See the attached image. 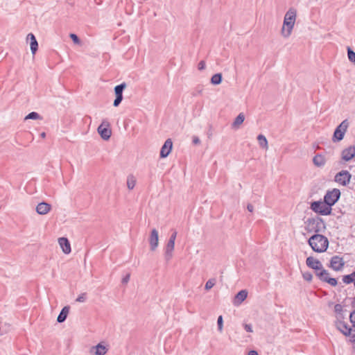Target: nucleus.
I'll use <instances>...</instances> for the list:
<instances>
[{
    "mask_svg": "<svg viewBox=\"0 0 355 355\" xmlns=\"http://www.w3.org/2000/svg\"><path fill=\"white\" fill-rule=\"evenodd\" d=\"M69 37H71V39L72 40V41L73 42L74 44H80V40L76 34L71 33L69 35Z\"/></svg>",
    "mask_w": 355,
    "mask_h": 355,
    "instance_id": "72a5a7b5",
    "label": "nucleus"
},
{
    "mask_svg": "<svg viewBox=\"0 0 355 355\" xmlns=\"http://www.w3.org/2000/svg\"><path fill=\"white\" fill-rule=\"evenodd\" d=\"M27 40H30L31 41V50L32 53L34 55L36 53L38 47V44L36 40V38L33 33H29L27 35Z\"/></svg>",
    "mask_w": 355,
    "mask_h": 355,
    "instance_id": "aec40b11",
    "label": "nucleus"
},
{
    "mask_svg": "<svg viewBox=\"0 0 355 355\" xmlns=\"http://www.w3.org/2000/svg\"><path fill=\"white\" fill-rule=\"evenodd\" d=\"M130 274H127L122 279V283L123 284H127L129 280H130Z\"/></svg>",
    "mask_w": 355,
    "mask_h": 355,
    "instance_id": "79ce46f5",
    "label": "nucleus"
},
{
    "mask_svg": "<svg viewBox=\"0 0 355 355\" xmlns=\"http://www.w3.org/2000/svg\"><path fill=\"white\" fill-rule=\"evenodd\" d=\"M297 18V10L292 7L286 12L283 26L281 29V35L284 38H288L291 36L294 28Z\"/></svg>",
    "mask_w": 355,
    "mask_h": 355,
    "instance_id": "f257e3e1",
    "label": "nucleus"
},
{
    "mask_svg": "<svg viewBox=\"0 0 355 355\" xmlns=\"http://www.w3.org/2000/svg\"><path fill=\"white\" fill-rule=\"evenodd\" d=\"M216 282V279H214V278L209 279L205 284V290H207V291L210 290L215 285Z\"/></svg>",
    "mask_w": 355,
    "mask_h": 355,
    "instance_id": "7c9ffc66",
    "label": "nucleus"
},
{
    "mask_svg": "<svg viewBox=\"0 0 355 355\" xmlns=\"http://www.w3.org/2000/svg\"><path fill=\"white\" fill-rule=\"evenodd\" d=\"M51 209V205L47 202H42L36 207V211L40 215H45Z\"/></svg>",
    "mask_w": 355,
    "mask_h": 355,
    "instance_id": "f3484780",
    "label": "nucleus"
},
{
    "mask_svg": "<svg viewBox=\"0 0 355 355\" xmlns=\"http://www.w3.org/2000/svg\"><path fill=\"white\" fill-rule=\"evenodd\" d=\"M243 327H244L245 330L248 332L253 331L252 327L250 324H243Z\"/></svg>",
    "mask_w": 355,
    "mask_h": 355,
    "instance_id": "4c0bfd02",
    "label": "nucleus"
},
{
    "mask_svg": "<svg viewBox=\"0 0 355 355\" xmlns=\"http://www.w3.org/2000/svg\"><path fill=\"white\" fill-rule=\"evenodd\" d=\"M87 299V294L86 293H82L80 294L76 300L78 302H84L86 301Z\"/></svg>",
    "mask_w": 355,
    "mask_h": 355,
    "instance_id": "f704fd0d",
    "label": "nucleus"
},
{
    "mask_svg": "<svg viewBox=\"0 0 355 355\" xmlns=\"http://www.w3.org/2000/svg\"><path fill=\"white\" fill-rule=\"evenodd\" d=\"M69 309H70V308L68 306H66L62 308V309L61 310L60 314L58 315V316L57 318V321L59 323H62L65 321V320L67 319V315L69 313Z\"/></svg>",
    "mask_w": 355,
    "mask_h": 355,
    "instance_id": "412c9836",
    "label": "nucleus"
},
{
    "mask_svg": "<svg viewBox=\"0 0 355 355\" xmlns=\"http://www.w3.org/2000/svg\"><path fill=\"white\" fill-rule=\"evenodd\" d=\"M173 147V142L171 139H168L164 142L160 150V157H166L171 153Z\"/></svg>",
    "mask_w": 355,
    "mask_h": 355,
    "instance_id": "ddd939ff",
    "label": "nucleus"
},
{
    "mask_svg": "<svg viewBox=\"0 0 355 355\" xmlns=\"http://www.w3.org/2000/svg\"><path fill=\"white\" fill-rule=\"evenodd\" d=\"M150 250L154 251L159 245V234L156 229H153L149 236Z\"/></svg>",
    "mask_w": 355,
    "mask_h": 355,
    "instance_id": "1a4fd4ad",
    "label": "nucleus"
},
{
    "mask_svg": "<svg viewBox=\"0 0 355 355\" xmlns=\"http://www.w3.org/2000/svg\"><path fill=\"white\" fill-rule=\"evenodd\" d=\"M245 116L243 113H240L234 119L232 127L234 128H238L244 121Z\"/></svg>",
    "mask_w": 355,
    "mask_h": 355,
    "instance_id": "5701e85b",
    "label": "nucleus"
},
{
    "mask_svg": "<svg viewBox=\"0 0 355 355\" xmlns=\"http://www.w3.org/2000/svg\"><path fill=\"white\" fill-rule=\"evenodd\" d=\"M198 68L199 70H203L205 68V62L202 60L198 63Z\"/></svg>",
    "mask_w": 355,
    "mask_h": 355,
    "instance_id": "ea45409f",
    "label": "nucleus"
},
{
    "mask_svg": "<svg viewBox=\"0 0 355 355\" xmlns=\"http://www.w3.org/2000/svg\"><path fill=\"white\" fill-rule=\"evenodd\" d=\"M107 352L108 348L101 343L92 347L89 350L90 354L92 355H105Z\"/></svg>",
    "mask_w": 355,
    "mask_h": 355,
    "instance_id": "f8f14e48",
    "label": "nucleus"
},
{
    "mask_svg": "<svg viewBox=\"0 0 355 355\" xmlns=\"http://www.w3.org/2000/svg\"><path fill=\"white\" fill-rule=\"evenodd\" d=\"M308 243L311 249L318 253L325 252L329 246V241L322 234H315L308 240Z\"/></svg>",
    "mask_w": 355,
    "mask_h": 355,
    "instance_id": "f03ea898",
    "label": "nucleus"
},
{
    "mask_svg": "<svg viewBox=\"0 0 355 355\" xmlns=\"http://www.w3.org/2000/svg\"><path fill=\"white\" fill-rule=\"evenodd\" d=\"M334 311L337 314L338 318H343V306L340 304H337L334 306Z\"/></svg>",
    "mask_w": 355,
    "mask_h": 355,
    "instance_id": "c85d7f7f",
    "label": "nucleus"
},
{
    "mask_svg": "<svg viewBox=\"0 0 355 355\" xmlns=\"http://www.w3.org/2000/svg\"><path fill=\"white\" fill-rule=\"evenodd\" d=\"M306 263L309 268L316 270V272H318L323 268L321 262L318 259H315L313 257H307L306 260Z\"/></svg>",
    "mask_w": 355,
    "mask_h": 355,
    "instance_id": "9b49d317",
    "label": "nucleus"
},
{
    "mask_svg": "<svg viewBox=\"0 0 355 355\" xmlns=\"http://www.w3.org/2000/svg\"><path fill=\"white\" fill-rule=\"evenodd\" d=\"M110 123L107 119H103L101 124L98 127L97 131L104 140H108L112 135V130L110 128Z\"/></svg>",
    "mask_w": 355,
    "mask_h": 355,
    "instance_id": "39448f33",
    "label": "nucleus"
},
{
    "mask_svg": "<svg viewBox=\"0 0 355 355\" xmlns=\"http://www.w3.org/2000/svg\"><path fill=\"white\" fill-rule=\"evenodd\" d=\"M136 178L133 175H129L127 177V187L129 190H132L136 185Z\"/></svg>",
    "mask_w": 355,
    "mask_h": 355,
    "instance_id": "a878e982",
    "label": "nucleus"
},
{
    "mask_svg": "<svg viewBox=\"0 0 355 355\" xmlns=\"http://www.w3.org/2000/svg\"><path fill=\"white\" fill-rule=\"evenodd\" d=\"M303 278L307 282H311L313 279V275L309 272H304L303 273Z\"/></svg>",
    "mask_w": 355,
    "mask_h": 355,
    "instance_id": "c9c22d12",
    "label": "nucleus"
},
{
    "mask_svg": "<svg viewBox=\"0 0 355 355\" xmlns=\"http://www.w3.org/2000/svg\"><path fill=\"white\" fill-rule=\"evenodd\" d=\"M311 209L315 213L320 214L323 216H327L331 214V207H330L324 200L315 201L311 205Z\"/></svg>",
    "mask_w": 355,
    "mask_h": 355,
    "instance_id": "20e7f679",
    "label": "nucleus"
},
{
    "mask_svg": "<svg viewBox=\"0 0 355 355\" xmlns=\"http://www.w3.org/2000/svg\"><path fill=\"white\" fill-rule=\"evenodd\" d=\"M176 236H177V232L174 231L173 232V234L171 235L169 241H173V242L175 243V239H176Z\"/></svg>",
    "mask_w": 355,
    "mask_h": 355,
    "instance_id": "a19ab883",
    "label": "nucleus"
},
{
    "mask_svg": "<svg viewBox=\"0 0 355 355\" xmlns=\"http://www.w3.org/2000/svg\"><path fill=\"white\" fill-rule=\"evenodd\" d=\"M354 275H355V271L354 272Z\"/></svg>",
    "mask_w": 355,
    "mask_h": 355,
    "instance_id": "de8ad7c7",
    "label": "nucleus"
},
{
    "mask_svg": "<svg viewBox=\"0 0 355 355\" xmlns=\"http://www.w3.org/2000/svg\"><path fill=\"white\" fill-rule=\"evenodd\" d=\"M349 125V123L348 120L345 119L340 123L339 125L337 126L332 137V141L334 142L340 141L344 138L345 134L347 132Z\"/></svg>",
    "mask_w": 355,
    "mask_h": 355,
    "instance_id": "7ed1b4c3",
    "label": "nucleus"
},
{
    "mask_svg": "<svg viewBox=\"0 0 355 355\" xmlns=\"http://www.w3.org/2000/svg\"><path fill=\"white\" fill-rule=\"evenodd\" d=\"M58 243H59L60 246L61 247L62 252L64 254H68L71 252V245H70L69 240L67 238H65V237L59 238Z\"/></svg>",
    "mask_w": 355,
    "mask_h": 355,
    "instance_id": "dca6fc26",
    "label": "nucleus"
},
{
    "mask_svg": "<svg viewBox=\"0 0 355 355\" xmlns=\"http://www.w3.org/2000/svg\"><path fill=\"white\" fill-rule=\"evenodd\" d=\"M193 143L194 144H199L200 143V140L198 137H194L193 138Z\"/></svg>",
    "mask_w": 355,
    "mask_h": 355,
    "instance_id": "37998d69",
    "label": "nucleus"
},
{
    "mask_svg": "<svg viewBox=\"0 0 355 355\" xmlns=\"http://www.w3.org/2000/svg\"><path fill=\"white\" fill-rule=\"evenodd\" d=\"M350 321L353 324L354 328H355V311L350 314Z\"/></svg>",
    "mask_w": 355,
    "mask_h": 355,
    "instance_id": "58836bf2",
    "label": "nucleus"
},
{
    "mask_svg": "<svg viewBox=\"0 0 355 355\" xmlns=\"http://www.w3.org/2000/svg\"><path fill=\"white\" fill-rule=\"evenodd\" d=\"M316 275L319 277V279L322 282H327L328 278L329 277V274L327 270H324L323 268L322 270L316 272Z\"/></svg>",
    "mask_w": 355,
    "mask_h": 355,
    "instance_id": "393cba45",
    "label": "nucleus"
},
{
    "mask_svg": "<svg viewBox=\"0 0 355 355\" xmlns=\"http://www.w3.org/2000/svg\"><path fill=\"white\" fill-rule=\"evenodd\" d=\"M337 329L345 336H350L353 329H351L345 322L338 320L336 322Z\"/></svg>",
    "mask_w": 355,
    "mask_h": 355,
    "instance_id": "4468645a",
    "label": "nucleus"
},
{
    "mask_svg": "<svg viewBox=\"0 0 355 355\" xmlns=\"http://www.w3.org/2000/svg\"><path fill=\"white\" fill-rule=\"evenodd\" d=\"M248 297V291L241 290L234 297L233 304L234 306H239Z\"/></svg>",
    "mask_w": 355,
    "mask_h": 355,
    "instance_id": "a211bd4d",
    "label": "nucleus"
},
{
    "mask_svg": "<svg viewBox=\"0 0 355 355\" xmlns=\"http://www.w3.org/2000/svg\"><path fill=\"white\" fill-rule=\"evenodd\" d=\"M257 140L261 148L267 150L268 148V144L266 137L263 135H259Z\"/></svg>",
    "mask_w": 355,
    "mask_h": 355,
    "instance_id": "4be33fe9",
    "label": "nucleus"
},
{
    "mask_svg": "<svg viewBox=\"0 0 355 355\" xmlns=\"http://www.w3.org/2000/svg\"><path fill=\"white\" fill-rule=\"evenodd\" d=\"M351 178L352 175L349 172L343 170L336 175L335 181L343 186H346L349 183Z\"/></svg>",
    "mask_w": 355,
    "mask_h": 355,
    "instance_id": "0eeeda50",
    "label": "nucleus"
},
{
    "mask_svg": "<svg viewBox=\"0 0 355 355\" xmlns=\"http://www.w3.org/2000/svg\"><path fill=\"white\" fill-rule=\"evenodd\" d=\"M347 55L351 62H355V53L349 47L347 49Z\"/></svg>",
    "mask_w": 355,
    "mask_h": 355,
    "instance_id": "2f4dec72",
    "label": "nucleus"
},
{
    "mask_svg": "<svg viewBox=\"0 0 355 355\" xmlns=\"http://www.w3.org/2000/svg\"><path fill=\"white\" fill-rule=\"evenodd\" d=\"M175 248V243L168 240L165 248V259L168 261L173 257V252Z\"/></svg>",
    "mask_w": 355,
    "mask_h": 355,
    "instance_id": "6ab92c4d",
    "label": "nucleus"
},
{
    "mask_svg": "<svg viewBox=\"0 0 355 355\" xmlns=\"http://www.w3.org/2000/svg\"><path fill=\"white\" fill-rule=\"evenodd\" d=\"M345 265V262L343 259V258L338 257V256H334L331 259L330 261V267L336 270L339 271Z\"/></svg>",
    "mask_w": 355,
    "mask_h": 355,
    "instance_id": "9d476101",
    "label": "nucleus"
},
{
    "mask_svg": "<svg viewBox=\"0 0 355 355\" xmlns=\"http://www.w3.org/2000/svg\"><path fill=\"white\" fill-rule=\"evenodd\" d=\"M222 81V75L220 73L214 74L211 78V83L213 85H219Z\"/></svg>",
    "mask_w": 355,
    "mask_h": 355,
    "instance_id": "cd10ccee",
    "label": "nucleus"
},
{
    "mask_svg": "<svg viewBox=\"0 0 355 355\" xmlns=\"http://www.w3.org/2000/svg\"><path fill=\"white\" fill-rule=\"evenodd\" d=\"M247 209H248L250 212H252V211H253V210H254V207H253V205H251V204H248V205H247Z\"/></svg>",
    "mask_w": 355,
    "mask_h": 355,
    "instance_id": "c03bdc74",
    "label": "nucleus"
},
{
    "mask_svg": "<svg viewBox=\"0 0 355 355\" xmlns=\"http://www.w3.org/2000/svg\"><path fill=\"white\" fill-rule=\"evenodd\" d=\"M326 282L333 286H336L337 285V280L335 278L329 277Z\"/></svg>",
    "mask_w": 355,
    "mask_h": 355,
    "instance_id": "e433bc0d",
    "label": "nucleus"
},
{
    "mask_svg": "<svg viewBox=\"0 0 355 355\" xmlns=\"http://www.w3.org/2000/svg\"><path fill=\"white\" fill-rule=\"evenodd\" d=\"M355 156V146H349L342 151V159L346 162Z\"/></svg>",
    "mask_w": 355,
    "mask_h": 355,
    "instance_id": "2eb2a0df",
    "label": "nucleus"
},
{
    "mask_svg": "<svg viewBox=\"0 0 355 355\" xmlns=\"http://www.w3.org/2000/svg\"><path fill=\"white\" fill-rule=\"evenodd\" d=\"M343 281L344 283L349 284L351 283H354L355 285V275H354V272L350 275L343 276Z\"/></svg>",
    "mask_w": 355,
    "mask_h": 355,
    "instance_id": "bb28decb",
    "label": "nucleus"
},
{
    "mask_svg": "<svg viewBox=\"0 0 355 355\" xmlns=\"http://www.w3.org/2000/svg\"><path fill=\"white\" fill-rule=\"evenodd\" d=\"M314 164L317 166H323L325 164V159L322 155H316L313 159Z\"/></svg>",
    "mask_w": 355,
    "mask_h": 355,
    "instance_id": "b1692460",
    "label": "nucleus"
},
{
    "mask_svg": "<svg viewBox=\"0 0 355 355\" xmlns=\"http://www.w3.org/2000/svg\"><path fill=\"white\" fill-rule=\"evenodd\" d=\"M126 88V84L123 83L120 85H116L114 87V93L116 95V98L114 101L113 105L114 107H117L121 103L123 100V92Z\"/></svg>",
    "mask_w": 355,
    "mask_h": 355,
    "instance_id": "6e6552de",
    "label": "nucleus"
},
{
    "mask_svg": "<svg viewBox=\"0 0 355 355\" xmlns=\"http://www.w3.org/2000/svg\"><path fill=\"white\" fill-rule=\"evenodd\" d=\"M218 330L219 332H222L223 330V320L222 315H220L217 320Z\"/></svg>",
    "mask_w": 355,
    "mask_h": 355,
    "instance_id": "473e14b6",
    "label": "nucleus"
},
{
    "mask_svg": "<svg viewBox=\"0 0 355 355\" xmlns=\"http://www.w3.org/2000/svg\"><path fill=\"white\" fill-rule=\"evenodd\" d=\"M248 355H258V353L255 350H251L249 352Z\"/></svg>",
    "mask_w": 355,
    "mask_h": 355,
    "instance_id": "a18cd8bd",
    "label": "nucleus"
},
{
    "mask_svg": "<svg viewBox=\"0 0 355 355\" xmlns=\"http://www.w3.org/2000/svg\"><path fill=\"white\" fill-rule=\"evenodd\" d=\"M340 196V191L337 189H334L326 193L324 198V200L330 207H331V206L338 201Z\"/></svg>",
    "mask_w": 355,
    "mask_h": 355,
    "instance_id": "423d86ee",
    "label": "nucleus"
},
{
    "mask_svg": "<svg viewBox=\"0 0 355 355\" xmlns=\"http://www.w3.org/2000/svg\"><path fill=\"white\" fill-rule=\"evenodd\" d=\"M40 136H41V137H42V138H45V137H46V133H45V132H42V133L40 134Z\"/></svg>",
    "mask_w": 355,
    "mask_h": 355,
    "instance_id": "49530a36",
    "label": "nucleus"
},
{
    "mask_svg": "<svg viewBox=\"0 0 355 355\" xmlns=\"http://www.w3.org/2000/svg\"><path fill=\"white\" fill-rule=\"evenodd\" d=\"M27 119L37 120V119H42V117L38 113H37L35 112H32L26 116L25 120H27Z\"/></svg>",
    "mask_w": 355,
    "mask_h": 355,
    "instance_id": "c756f323",
    "label": "nucleus"
}]
</instances>
